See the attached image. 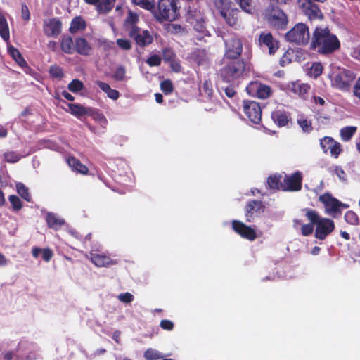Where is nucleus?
<instances>
[{
    "instance_id": "ddd939ff",
    "label": "nucleus",
    "mask_w": 360,
    "mask_h": 360,
    "mask_svg": "<svg viewBox=\"0 0 360 360\" xmlns=\"http://www.w3.org/2000/svg\"><path fill=\"white\" fill-rule=\"evenodd\" d=\"M231 226L233 230L243 238L253 241L257 238L256 231L240 221L233 220Z\"/></svg>"
},
{
    "instance_id": "393cba45",
    "label": "nucleus",
    "mask_w": 360,
    "mask_h": 360,
    "mask_svg": "<svg viewBox=\"0 0 360 360\" xmlns=\"http://www.w3.org/2000/svg\"><path fill=\"white\" fill-rule=\"evenodd\" d=\"M91 46L83 37H78L75 41L74 51L82 56L89 55Z\"/></svg>"
},
{
    "instance_id": "a19ab883",
    "label": "nucleus",
    "mask_w": 360,
    "mask_h": 360,
    "mask_svg": "<svg viewBox=\"0 0 360 360\" xmlns=\"http://www.w3.org/2000/svg\"><path fill=\"white\" fill-rule=\"evenodd\" d=\"M132 1L146 10H152L155 8V0H132Z\"/></svg>"
},
{
    "instance_id": "09e8293b",
    "label": "nucleus",
    "mask_w": 360,
    "mask_h": 360,
    "mask_svg": "<svg viewBox=\"0 0 360 360\" xmlns=\"http://www.w3.org/2000/svg\"><path fill=\"white\" fill-rule=\"evenodd\" d=\"M315 224L309 222L308 224H303L301 226V234L303 236H309L311 235L314 230Z\"/></svg>"
},
{
    "instance_id": "2f4dec72",
    "label": "nucleus",
    "mask_w": 360,
    "mask_h": 360,
    "mask_svg": "<svg viewBox=\"0 0 360 360\" xmlns=\"http://www.w3.org/2000/svg\"><path fill=\"white\" fill-rule=\"evenodd\" d=\"M96 84L103 91L107 94L109 98L113 100H117L119 98V91L117 90L111 89L108 84L101 81H97Z\"/></svg>"
},
{
    "instance_id": "864d4df0",
    "label": "nucleus",
    "mask_w": 360,
    "mask_h": 360,
    "mask_svg": "<svg viewBox=\"0 0 360 360\" xmlns=\"http://www.w3.org/2000/svg\"><path fill=\"white\" fill-rule=\"evenodd\" d=\"M116 44L119 48L124 51L130 50L132 47L131 41L127 39H117L116 41Z\"/></svg>"
},
{
    "instance_id": "6e6552de",
    "label": "nucleus",
    "mask_w": 360,
    "mask_h": 360,
    "mask_svg": "<svg viewBox=\"0 0 360 360\" xmlns=\"http://www.w3.org/2000/svg\"><path fill=\"white\" fill-rule=\"evenodd\" d=\"M319 200L323 205L325 213L335 219L339 218L342 210L349 207L328 192L319 195Z\"/></svg>"
},
{
    "instance_id": "f8f14e48",
    "label": "nucleus",
    "mask_w": 360,
    "mask_h": 360,
    "mask_svg": "<svg viewBox=\"0 0 360 360\" xmlns=\"http://www.w3.org/2000/svg\"><path fill=\"white\" fill-rule=\"evenodd\" d=\"M243 52V43L238 38H231L226 42L225 53L223 60H240Z\"/></svg>"
},
{
    "instance_id": "052dcab7",
    "label": "nucleus",
    "mask_w": 360,
    "mask_h": 360,
    "mask_svg": "<svg viewBox=\"0 0 360 360\" xmlns=\"http://www.w3.org/2000/svg\"><path fill=\"white\" fill-rule=\"evenodd\" d=\"M89 116H91L94 117V120L100 121L101 122H103V124H106L108 122L107 119L103 115V114L100 113L98 110L92 108V112L91 114H89Z\"/></svg>"
},
{
    "instance_id": "9d476101",
    "label": "nucleus",
    "mask_w": 360,
    "mask_h": 360,
    "mask_svg": "<svg viewBox=\"0 0 360 360\" xmlns=\"http://www.w3.org/2000/svg\"><path fill=\"white\" fill-rule=\"evenodd\" d=\"M246 91L250 96L260 99L268 98L272 94L270 86L257 80L250 82L246 87Z\"/></svg>"
},
{
    "instance_id": "79ce46f5",
    "label": "nucleus",
    "mask_w": 360,
    "mask_h": 360,
    "mask_svg": "<svg viewBox=\"0 0 360 360\" xmlns=\"http://www.w3.org/2000/svg\"><path fill=\"white\" fill-rule=\"evenodd\" d=\"M68 89L72 93H77L83 89L84 84L78 79H72L68 86Z\"/></svg>"
},
{
    "instance_id": "a18cd8bd",
    "label": "nucleus",
    "mask_w": 360,
    "mask_h": 360,
    "mask_svg": "<svg viewBox=\"0 0 360 360\" xmlns=\"http://www.w3.org/2000/svg\"><path fill=\"white\" fill-rule=\"evenodd\" d=\"M5 161L9 163H15L21 158L20 155L15 151H8L4 154Z\"/></svg>"
},
{
    "instance_id": "680f3d73",
    "label": "nucleus",
    "mask_w": 360,
    "mask_h": 360,
    "mask_svg": "<svg viewBox=\"0 0 360 360\" xmlns=\"http://www.w3.org/2000/svg\"><path fill=\"white\" fill-rule=\"evenodd\" d=\"M160 326L161 327V328H162L163 330H167V331H171L174 329V323L170 321V320H168V319H162L160 323Z\"/></svg>"
},
{
    "instance_id": "9b49d317",
    "label": "nucleus",
    "mask_w": 360,
    "mask_h": 360,
    "mask_svg": "<svg viewBox=\"0 0 360 360\" xmlns=\"http://www.w3.org/2000/svg\"><path fill=\"white\" fill-rule=\"evenodd\" d=\"M243 112L250 121L254 124H259L262 120V110L259 103L245 100L243 101Z\"/></svg>"
},
{
    "instance_id": "69168bd1",
    "label": "nucleus",
    "mask_w": 360,
    "mask_h": 360,
    "mask_svg": "<svg viewBox=\"0 0 360 360\" xmlns=\"http://www.w3.org/2000/svg\"><path fill=\"white\" fill-rule=\"evenodd\" d=\"M21 15L24 20L28 21L30 19V13L27 6L22 3L21 5Z\"/></svg>"
},
{
    "instance_id": "412c9836",
    "label": "nucleus",
    "mask_w": 360,
    "mask_h": 360,
    "mask_svg": "<svg viewBox=\"0 0 360 360\" xmlns=\"http://www.w3.org/2000/svg\"><path fill=\"white\" fill-rule=\"evenodd\" d=\"M89 5H94L100 13H107L114 7L115 0H84Z\"/></svg>"
},
{
    "instance_id": "423d86ee",
    "label": "nucleus",
    "mask_w": 360,
    "mask_h": 360,
    "mask_svg": "<svg viewBox=\"0 0 360 360\" xmlns=\"http://www.w3.org/2000/svg\"><path fill=\"white\" fill-rule=\"evenodd\" d=\"M177 3L178 0H159L155 11V18L160 22H173L177 20L180 16Z\"/></svg>"
},
{
    "instance_id": "a211bd4d",
    "label": "nucleus",
    "mask_w": 360,
    "mask_h": 360,
    "mask_svg": "<svg viewBox=\"0 0 360 360\" xmlns=\"http://www.w3.org/2000/svg\"><path fill=\"white\" fill-rule=\"evenodd\" d=\"M320 146L324 153L329 152L330 155L335 158H337L342 151L341 144L330 136H325L321 139Z\"/></svg>"
},
{
    "instance_id": "bf43d9fd",
    "label": "nucleus",
    "mask_w": 360,
    "mask_h": 360,
    "mask_svg": "<svg viewBox=\"0 0 360 360\" xmlns=\"http://www.w3.org/2000/svg\"><path fill=\"white\" fill-rule=\"evenodd\" d=\"M162 56L164 60L167 62H172L176 56L174 51L169 48H166L163 49Z\"/></svg>"
},
{
    "instance_id": "e433bc0d",
    "label": "nucleus",
    "mask_w": 360,
    "mask_h": 360,
    "mask_svg": "<svg viewBox=\"0 0 360 360\" xmlns=\"http://www.w3.org/2000/svg\"><path fill=\"white\" fill-rule=\"evenodd\" d=\"M191 58L197 63L198 65L204 64L207 60V53L205 49H195L191 53Z\"/></svg>"
},
{
    "instance_id": "58836bf2",
    "label": "nucleus",
    "mask_w": 360,
    "mask_h": 360,
    "mask_svg": "<svg viewBox=\"0 0 360 360\" xmlns=\"http://www.w3.org/2000/svg\"><path fill=\"white\" fill-rule=\"evenodd\" d=\"M18 194L26 201H31V195L29 193L28 188L22 184L18 183L16 186Z\"/></svg>"
},
{
    "instance_id": "f3484780",
    "label": "nucleus",
    "mask_w": 360,
    "mask_h": 360,
    "mask_svg": "<svg viewBox=\"0 0 360 360\" xmlns=\"http://www.w3.org/2000/svg\"><path fill=\"white\" fill-rule=\"evenodd\" d=\"M258 44L262 49H267L270 55L274 54L279 48V41L274 38L271 32H261Z\"/></svg>"
},
{
    "instance_id": "e2e57ef3",
    "label": "nucleus",
    "mask_w": 360,
    "mask_h": 360,
    "mask_svg": "<svg viewBox=\"0 0 360 360\" xmlns=\"http://www.w3.org/2000/svg\"><path fill=\"white\" fill-rule=\"evenodd\" d=\"M118 299L124 303H129L134 300V296L130 292H126L124 293L120 294L118 295Z\"/></svg>"
},
{
    "instance_id": "7c9ffc66",
    "label": "nucleus",
    "mask_w": 360,
    "mask_h": 360,
    "mask_svg": "<svg viewBox=\"0 0 360 360\" xmlns=\"http://www.w3.org/2000/svg\"><path fill=\"white\" fill-rule=\"evenodd\" d=\"M86 22L81 16L75 17L70 23L69 31L71 33H76L79 30H84L86 28Z\"/></svg>"
},
{
    "instance_id": "473e14b6",
    "label": "nucleus",
    "mask_w": 360,
    "mask_h": 360,
    "mask_svg": "<svg viewBox=\"0 0 360 360\" xmlns=\"http://www.w3.org/2000/svg\"><path fill=\"white\" fill-rule=\"evenodd\" d=\"M357 131V127L355 126H347L342 127L340 131V135L342 141L347 142L352 139Z\"/></svg>"
},
{
    "instance_id": "f257e3e1",
    "label": "nucleus",
    "mask_w": 360,
    "mask_h": 360,
    "mask_svg": "<svg viewBox=\"0 0 360 360\" xmlns=\"http://www.w3.org/2000/svg\"><path fill=\"white\" fill-rule=\"evenodd\" d=\"M341 48L338 37L328 27H316L313 32L310 49L320 56H330Z\"/></svg>"
},
{
    "instance_id": "13d9d810",
    "label": "nucleus",
    "mask_w": 360,
    "mask_h": 360,
    "mask_svg": "<svg viewBox=\"0 0 360 360\" xmlns=\"http://www.w3.org/2000/svg\"><path fill=\"white\" fill-rule=\"evenodd\" d=\"M161 58L160 56L154 54L148 57L146 60V63L150 66H159L161 64Z\"/></svg>"
},
{
    "instance_id": "6ab92c4d",
    "label": "nucleus",
    "mask_w": 360,
    "mask_h": 360,
    "mask_svg": "<svg viewBox=\"0 0 360 360\" xmlns=\"http://www.w3.org/2000/svg\"><path fill=\"white\" fill-rule=\"evenodd\" d=\"M43 30L49 37H58L62 31V22L58 18H52L44 20Z\"/></svg>"
},
{
    "instance_id": "49530a36",
    "label": "nucleus",
    "mask_w": 360,
    "mask_h": 360,
    "mask_svg": "<svg viewBox=\"0 0 360 360\" xmlns=\"http://www.w3.org/2000/svg\"><path fill=\"white\" fill-rule=\"evenodd\" d=\"M214 6L219 11L220 13L226 8L231 6V0H213Z\"/></svg>"
},
{
    "instance_id": "c9c22d12",
    "label": "nucleus",
    "mask_w": 360,
    "mask_h": 360,
    "mask_svg": "<svg viewBox=\"0 0 360 360\" xmlns=\"http://www.w3.org/2000/svg\"><path fill=\"white\" fill-rule=\"evenodd\" d=\"M74 44L71 37L64 36L61 40V49L65 53L71 54L74 52Z\"/></svg>"
},
{
    "instance_id": "aec40b11",
    "label": "nucleus",
    "mask_w": 360,
    "mask_h": 360,
    "mask_svg": "<svg viewBox=\"0 0 360 360\" xmlns=\"http://www.w3.org/2000/svg\"><path fill=\"white\" fill-rule=\"evenodd\" d=\"M265 206L262 201L252 200L249 201L245 206V219L248 222L252 221L255 213H261L264 210Z\"/></svg>"
},
{
    "instance_id": "0eeeda50",
    "label": "nucleus",
    "mask_w": 360,
    "mask_h": 360,
    "mask_svg": "<svg viewBox=\"0 0 360 360\" xmlns=\"http://www.w3.org/2000/svg\"><path fill=\"white\" fill-rule=\"evenodd\" d=\"M186 21L202 36L207 35L205 13L198 5L188 6L186 13Z\"/></svg>"
},
{
    "instance_id": "2eb2a0df",
    "label": "nucleus",
    "mask_w": 360,
    "mask_h": 360,
    "mask_svg": "<svg viewBox=\"0 0 360 360\" xmlns=\"http://www.w3.org/2000/svg\"><path fill=\"white\" fill-rule=\"evenodd\" d=\"M302 175L296 172L290 176L285 175L283 179V191H300L302 189Z\"/></svg>"
},
{
    "instance_id": "f03ea898",
    "label": "nucleus",
    "mask_w": 360,
    "mask_h": 360,
    "mask_svg": "<svg viewBox=\"0 0 360 360\" xmlns=\"http://www.w3.org/2000/svg\"><path fill=\"white\" fill-rule=\"evenodd\" d=\"M139 20V15L129 10L122 24V30L138 46L144 48L153 42V37L148 30H143L138 25Z\"/></svg>"
},
{
    "instance_id": "1a4fd4ad",
    "label": "nucleus",
    "mask_w": 360,
    "mask_h": 360,
    "mask_svg": "<svg viewBox=\"0 0 360 360\" xmlns=\"http://www.w3.org/2000/svg\"><path fill=\"white\" fill-rule=\"evenodd\" d=\"M285 39L297 45H307L310 39L308 26L302 22L297 23L285 35Z\"/></svg>"
},
{
    "instance_id": "dca6fc26",
    "label": "nucleus",
    "mask_w": 360,
    "mask_h": 360,
    "mask_svg": "<svg viewBox=\"0 0 360 360\" xmlns=\"http://www.w3.org/2000/svg\"><path fill=\"white\" fill-rule=\"evenodd\" d=\"M269 22L274 27L283 30L288 20L287 15L278 8H272L268 17Z\"/></svg>"
},
{
    "instance_id": "4be33fe9",
    "label": "nucleus",
    "mask_w": 360,
    "mask_h": 360,
    "mask_svg": "<svg viewBox=\"0 0 360 360\" xmlns=\"http://www.w3.org/2000/svg\"><path fill=\"white\" fill-rule=\"evenodd\" d=\"M271 118L278 127H285L290 120V113L283 110H275L271 112Z\"/></svg>"
},
{
    "instance_id": "37998d69",
    "label": "nucleus",
    "mask_w": 360,
    "mask_h": 360,
    "mask_svg": "<svg viewBox=\"0 0 360 360\" xmlns=\"http://www.w3.org/2000/svg\"><path fill=\"white\" fill-rule=\"evenodd\" d=\"M49 74L51 77L61 79L64 77L63 69L58 65H52L49 69Z\"/></svg>"
},
{
    "instance_id": "4d7b16f0",
    "label": "nucleus",
    "mask_w": 360,
    "mask_h": 360,
    "mask_svg": "<svg viewBox=\"0 0 360 360\" xmlns=\"http://www.w3.org/2000/svg\"><path fill=\"white\" fill-rule=\"evenodd\" d=\"M202 91L208 98H211L213 94V89L212 84L210 80H205L203 82Z\"/></svg>"
},
{
    "instance_id": "c756f323",
    "label": "nucleus",
    "mask_w": 360,
    "mask_h": 360,
    "mask_svg": "<svg viewBox=\"0 0 360 360\" xmlns=\"http://www.w3.org/2000/svg\"><path fill=\"white\" fill-rule=\"evenodd\" d=\"M310 86L307 84L293 82L291 84L290 90L301 97L304 98L308 94Z\"/></svg>"
},
{
    "instance_id": "39448f33",
    "label": "nucleus",
    "mask_w": 360,
    "mask_h": 360,
    "mask_svg": "<svg viewBox=\"0 0 360 360\" xmlns=\"http://www.w3.org/2000/svg\"><path fill=\"white\" fill-rule=\"evenodd\" d=\"M329 77L333 87L342 91H348L356 75L352 70L337 67L333 68Z\"/></svg>"
},
{
    "instance_id": "bb28decb",
    "label": "nucleus",
    "mask_w": 360,
    "mask_h": 360,
    "mask_svg": "<svg viewBox=\"0 0 360 360\" xmlns=\"http://www.w3.org/2000/svg\"><path fill=\"white\" fill-rule=\"evenodd\" d=\"M68 107L70 112L77 117L88 115L92 112V108H86L78 103H69Z\"/></svg>"
},
{
    "instance_id": "5fc2aeb1",
    "label": "nucleus",
    "mask_w": 360,
    "mask_h": 360,
    "mask_svg": "<svg viewBox=\"0 0 360 360\" xmlns=\"http://www.w3.org/2000/svg\"><path fill=\"white\" fill-rule=\"evenodd\" d=\"M323 66L321 63H314L310 68V73L314 77H317L322 74Z\"/></svg>"
},
{
    "instance_id": "f704fd0d",
    "label": "nucleus",
    "mask_w": 360,
    "mask_h": 360,
    "mask_svg": "<svg viewBox=\"0 0 360 360\" xmlns=\"http://www.w3.org/2000/svg\"><path fill=\"white\" fill-rule=\"evenodd\" d=\"M0 36L5 41L10 39L9 28L5 17L0 13Z\"/></svg>"
},
{
    "instance_id": "c03bdc74",
    "label": "nucleus",
    "mask_w": 360,
    "mask_h": 360,
    "mask_svg": "<svg viewBox=\"0 0 360 360\" xmlns=\"http://www.w3.org/2000/svg\"><path fill=\"white\" fill-rule=\"evenodd\" d=\"M160 89L166 95L174 91V86L170 79H165L160 83Z\"/></svg>"
},
{
    "instance_id": "de8ad7c7",
    "label": "nucleus",
    "mask_w": 360,
    "mask_h": 360,
    "mask_svg": "<svg viewBox=\"0 0 360 360\" xmlns=\"http://www.w3.org/2000/svg\"><path fill=\"white\" fill-rule=\"evenodd\" d=\"M144 357L146 360H158L162 358V356L159 352L149 348L145 351Z\"/></svg>"
},
{
    "instance_id": "ea45409f",
    "label": "nucleus",
    "mask_w": 360,
    "mask_h": 360,
    "mask_svg": "<svg viewBox=\"0 0 360 360\" xmlns=\"http://www.w3.org/2000/svg\"><path fill=\"white\" fill-rule=\"evenodd\" d=\"M297 124L302 128L304 132L309 133L313 130L311 121L304 117H300L297 120Z\"/></svg>"
},
{
    "instance_id": "5701e85b",
    "label": "nucleus",
    "mask_w": 360,
    "mask_h": 360,
    "mask_svg": "<svg viewBox=\"0 0 360 360\" xmlns=\"http://www.w3.org/2000/svg\"><path fill=\"white\" fill-rule=\"evenodd\" d=\"M240 11L238 8L231 6L222 11L220 14L229 26L237 25L239 19Z\"/></svg>"
},
{
    "instance_id": "8fccbe9b",
    "label": "nucleus",
    "mask_w": 360,
    "mask_h": 360,
    "mask_svg": "<svg viewBox=\"0 0 360 360\" xmlns=\"http://www.w3.org/2000/svg\"><path fill=\"white\" fill-rule=\"evenodd\" d=\"M240 6L241 9L248 13H251L252 5L251 0H235Z\"/></svg>"
},
{
    "instance_id": "0e129e2a",
    "label": "nucleus",
    "mask_w": 360,
    "mask_h": 360,
    "mask_svg": "<svg viewBox=\"0 0 360 360\" xmlns=\"http://www.w3.org/2000/svg\"><path fill=\"white\" fill-rule=\"evenodd\" d=\"M353 96L360 103V77L357 79L354 85Z\"/></svg>"
},
{
    "instance_id": "b1692460",
    "label": "nucleus",
    "mask_w": 360,
    "mask_h": 360,
    "mask_svg": "<svg viewBox=\"0 0 360 360\" xmlns=\"http://www.w3.org/2000/svg\"><path fill=\"white\" fill-rule=\"evenodd\" d=\"M90 259L96 266L103 267L117 264L110 257L97 253H91Z\"/></svg>"
},
{
    "instance_id": "cd10ccee",
    "label": "nucleus",
    "mask_w": 360,
    "mask_h": 360,
    "mask_svg": "<svg viewBox=\"0 0 360 360\" xmlns=\"http://www.w3.org/2000/svg\"><path fill=\"white\" fill-rule=\"evenodd\" d=\"M68 163L73 171H76L82 174H87L89 172L88 167L75 157H69L68 158Z\"/></svg>"
},
{
    "instance_id": "603ef678",
    "label": "nucleus",
    "mask_w": 360,
    "mask_h": 360,
    "mask_svg": "<svg viewBox=\"0 0 360 360\" xmlns=\"http://www.w3.org/2000/svg\"><path fill=\"white\" fill-rule=\"evenodd\" d=\"M126 70L124 66L117 67L112 75V78L116 81H123L125 77Z\"/></svg>"
},
{
    "instance_id": "a878e982",
    "label": "nucleus",
    "mask_w": 360,
    "mask_h": 360,
    "mask_svg": "<svg viewBox=\"0 0 360 360\" xmlns=\"http://www.w3.org/2000/svg\"><path fill=\"white\" fill-rule=\"evenodd\" d=\"M46 221L49 228L56 231L60 229L65 224V221L63 219L59 218L56 214L53 212L47 213L46 217Z\"/></svg>"
},
{
    "instance_id": "c85d7f7f",
    "label": "nucleus",
    "mask_w": 360,
    "mask_h": 360,
    "mask_svg": "<svg viewBox=\"0 0 360 360\" xmlns=\"http://www.w3.org/2000/svg\"><path fill=\"white\" fill-rule=\"evenodd\" d=\"M283 176L278 174L271 175L267 179V186L270 189H276L283 191Z\"/></svg>"
},
{
    "instance_id": "4468645a",
    "label": "nucleus",
    "mask_w": 360,
    "mask_h": 360,
    "mask_svg": "<svg viewBox=\"0 0 360 360\" xmlns=\"http://www.w3.org/2000/svg\"><path fill=\"white\" fill-rule=\"evenodd\" d=\"M299 7L301 11L311 20L323 18L319 7L311 0H299Z\"/></svg>"
},
{
    "instance_id": "20e7f679",
    "label": "nucleus",
    "mask_w": 360,
    "mask_h": 360,
    "mask_svg": "<svg viewBox=\"0 0 360 360\" xmlns=\"http://www.w3.org/2000/svg\"><path fill=\"white\" fill-rule=\"evenodd\" d=\"M247 72V64L243 60H223L219 70L221 79L227 83H239Z\"/></svg>"
},
{
    "instance_id": "774afa93",
    "label": "nucleus",
    "mask_w": 360,
    "mask_h": 360,
    "mask_svg": "<svg viewBox=\"0 0 360 360\" xmlns=\"http://www.w3.org/2000/svg\"><path fill=\"white\" fill-rule=\"evenodd\" d=\"M42 258L45 262H49L53 257V251L50 248L42 250Z\"/></svg>"
},
{
    "instance_id": "338daca9",
    "label": "nucleus",
    "mask_w": 360,
    "mask_h": 360,
    "mask_svg": "<svg viewBox=\"0 0 360 360\" xmlns=\"http://www.w3.org/2000/svg\"><path fill=\"white\" fill-rule=\"evenodd\" d=\"M335 173L338 176V178L340 179V181H346L347 175L341 167L337 166L335 168Z\"/></svg>"
},
{
    "instance_id": "6e6d98bb",
    "label": "nucleus",
    "mask_w": 360,
    "mask_h": 360,
    "mask_svg": "<svg viewBox=\"0 0 360 360\" xmlns=\"http://www.w3.org/2000/svg\"><path fill=\"white\" fill-rule=\"evenodd\" d=\"M9 201L11 203L13 210L18 211L20 210L22 207V203L21 200L15 195H11L9 196Z\"/></svg>"
},
{
    "instance_id": "3c124183",
    "label": "nucleus",
    "mask_w": 360,
    "mask_h": 360,
    "mask_svg": "<svg viewBox=\"0 0 360 360\" xmlns=\"http://www.w3.org/2000/svg\"><path fill=\"white\" fill-rule=\"evenodd\" d=\"M229 85L226 87H222L226 96L229 98H233L236 94V87L238 83H229Z\"/></svg>"
},
{
    "instance_id": "72a5a7b5",
    "label": "nucleus",
    "mask_w": 360,
    "mask_h": 360,
    "mask_svg": "<svg viewBox=\"0 0 360 360\" xmlns=\"http://www.w3.org/2000/svg\"><path fill=\"white\" fill-rule=\"evenodd\" d=\"M8 52L15 61L22 68L27 67V63L18 49L10 46Z\"/></svg>"
},
{
    "instance_id": "4c0bfd02",
    "label": "nucleus",
    "mask_w": 360,
    "mask_h": 360,
    "mask_svg": "<svg viewBox=\"0 0 360 360\" xmlns=\"http://www.w3.org/2000/svg\"><path fill=\"white\" fill-rule=\"evenodd\" d=\"M344 219L345 221L352 226H356L359 224V216L352 210H348L345 212Z\"/></svg>"
},
{
    "instance_id": "7ed1b4c3",
    "label": "nucleus",
    "mask_w": 360,
    "mask_h": 360,
    "mask_svg": "<svg viewBox=\"0 0 360 360\" xmlns=\"http://www.w3.org/2000/svg\"><path fill=\"white\" fill-rule=\"evenodd\" d=\"M302 211L309 222L315 224L314 237L316 239L323 240L335 230V222L331 219L322 217L316 210L311 208H304Z\"/></svg>"
}]
</instances>
